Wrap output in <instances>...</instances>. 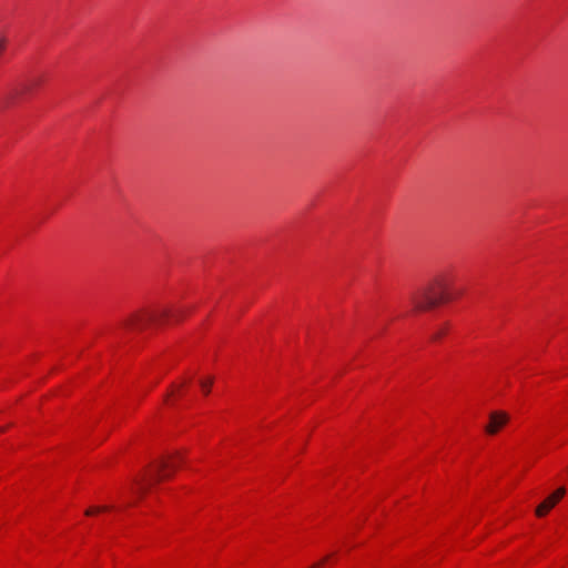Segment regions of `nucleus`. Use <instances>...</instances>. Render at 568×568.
<instances>
[{"label": "nucleus", "instance_id": "39448f33", "mask_svg": "<svg viewBox=\"0 0 568 568\" xmlns=\"http://www.w3.org/2000/svg\"><path fill=\"white\" fill-rule=\"evenodd\" d=\"M508 415L503 412H494L489 416V422L486 425V433L488 435H495L507 424Z\"/></svg>", "mask_w": 568, "mask_h": 568}, {"label": "nucleus", "instance_id": "20e7f679", "mask_svg": "<svg viewBox=\"0 0 568 568\" xmlns=\"http://www.w3.org/2000/svg\"><path fill=\"white\" fill-rule=\"evenodd\" d=\"M566 494L565 487L557 488L552 494L546 497L536 508L535 514L541 518L547 516L552 508L564 498Z\"/></svg>", "mask_w": 568, "mask_h": 568}, {"label": "nucleus", "instance_id": "7ed1b4c3", "mask_svg": "<svg viewBox=\"0 0 568 568\" xmlns=\"http://www.w3.org/2000/svg\"><path fill=\"white\" fill-rule=\"evenodd\" d=\"M183 457L180 453L163 456L151 468V476L154 480L166 479L172 476L182 465Z\"/></svg>", "mask_w": 568, "mask_h": 568}, {"label": "nucleus", "instance_id": "1a4fd4ad", "mask_svg": "<svg viewBox=\"0 0 568 568\" xmlns=\"http://www.w3.org/2000/svg\"><path fill=\"white\" fill-rule=\"evenodd\" d=\"M9 44V39L6 36H0V59L4 55Z\"/></svg>", "mask_w": 568, "mask_h": 568}, {"label": "nucleus", "instance_id": "9d476101", "mask_svg": "<svg viewBox=\"0 0 568 568\" xmlns=\"http://www.w3.org/2000/svg\"><path fill=\"white\" fill-rule=\"evenodd\" d=\"M329 558H331V555L322 558L320 561L315 562L314 565H312L307 568H322L329 560Z\"/></svg>", "mask_w": 568, "mask_h": 568}, {"label": "nucleus", "instance_id": "9b49d317", "mask_svg": "<svg viewBox=\"0 0 568 568\" xmlns=\"http://www.w3.org/2000/svg\"><path fill=\"white\" fill-rule=\"evenodd\" d=\"M4 432V428L0 427V434Z\"/></svg>", "mask_w": 568, "mask_h": 568}, {"label": "nucleus", "instance_id": "f257e3e1", "mask_svg": "<svg viewBox=\"0 0 568 568\" xmlns=\"http://www.w3.org/2000/svg\"><path fill=\"white\" fill-rule=\"evenodd\" d=\"M454 298L449 291V278L445 274L435 276L424 288L412 297L416 312H427Z\"/></svg>", "mask_w": 568, "mask_h": 568}, {"label": "nucleus", "instance_id": "f03ea898", "mask_svg": "<svg viewBox=\"0 0 568 568\" xmlns=\"http://www.w3.org/2000/svg\"><path fill=\"white\" fill-rule=\"evenodd\" d=\"M181 316L175 311L168 308H159L154 311L141 310L131 313L123 322L122 325L126 329L138 331L143 329L151 323H164L171 321H179Z\"/></svg>", "mask_w": 568, "mask_h": 568}, {"label": "nucleus", "instance_id": "6e6552de", "mask_svg": "<svg viewBox=\"0 0 568 568\" xmlns=\"http://www.w3.org/2000/svg\"><path fill=\"white\" fill-rule=\"evenodd\" d=\"M212 385L213 379L211 377L202 378L200 382V387L204 395H207L211 392Z\"/></svg>", "mask_w": 568, "mask_h": 568}, {"label": "nucleus", "instance_id": "423d86ee", "mask_svg": "<svg viewBox=\"0 0 568 568\" xmlns=\"http://www.w3.org/2000/svg\"><path fill=\"white\" fill-rule=\"evenodd\" d=\"M447 332H448L447 325H442L432 333L430 339L433 342H438L447 334Z\"/></svg>", "mask_w": 568, "mask_h": 568}, {"label": "nucleus", "instance_id": "0eeeda50", "mask_svg": "<svg viewBox=\"0 0 568 568\" xmlns=\"http://www.w3.org/2000/svg\"><path fill=\"white\" fill-rule=\"evenodd\" d=\"M108 506H91L85 510L87 516H97L101 513L108 511Z\"/></svg>", "mask_w": 568, "mask_h": 568}]
</instances>
